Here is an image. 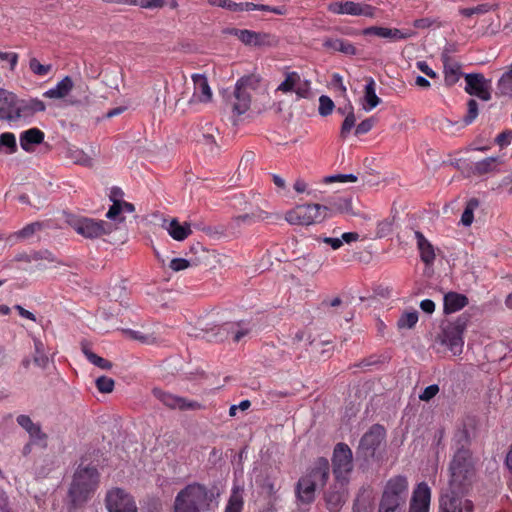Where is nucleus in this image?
Listing matches in <instances>:
<instances>
[{"label": "nucleus", "instance_id": "f257e3e1", "mask_svg": "<svg viewBox=\"0 0 512 512\" xmlns=\"http://www.w3.org/2000/svg\"><path fill=\"white\" fill-rule=\"evenodd\" d=\"M474 429L472 419H468L463 424V428L458 430L455 437L461 448L457 450L454 455L452 464L450 466V474L452 482L462 485L466 480L470 479L475 472L474 461L469 449L465 445L470 442V434Z\"/></svg>", "mask_w": 512, "mask_h": 512}, {"label": "nucleus", "instance_id": "f03ea898", "mask_svg": "<svg viewBox=\"0 0 512 512\" xmlns=\"http://www.w3.org/2000/svg\"><path fill=\"white\" fill-rule=\"evenodd\" d=\"M213 497L204 485L189 484L176 495L174 512H205L210 509Z\"/></svg>", "mask_w": 512, "mask_h": 512}, {"label": "nucleus", "instance_id": "7ed1b4c3", "mask_svg": "<svg viewBox=\"0 0 512 512\" xmlns=\"http://www.w3.org/2000/svg\"><path fill=\"white\" fill-rule=\"evenodd\" d=\"M99 484V473L96 468H78L69 489V497L73 508L83 507L93 496Z\"/></svg>", "mask_w": 512, "mask_h": 512}, {"label": "nucleus", "instance_id": "20e7f679", "mask_svg": "<svg viewBox=\"0 0 512 512\" xmlns=\"http://www.w3.org/2000/svg\"><path fill=\"white\" fill-rule=\"evenodd\" d=\"M259 86L260 77L255 74L243 76L236 82L229 100L235 115L240 116L250 109L252 94L258 90Z\"/></svg>", "mask_w": 512, "mask_h": 512}, {"label": "nucleus", "instance_id": "39448f33", "mask_svg": "<svg viewBox=\"0 0 512 512\" xmlns=\"http://www.w3.org/2000/svg\"><path fill=\"white\" fill-rule=\"evenodd\" d=\"M195 328L209 340L223 341L234 330V323L223 321L219 314L211 313L196 321Z\"/></svg>", "mask_w": 512, "mask_h": 512}, {"label": "nucleus", "instance_id": "423d86ee", "mask_svg": "<svg viewBox=\"0 0 512 512\" xmlns=\"http://www.w3.org/2000/svg\"><path fill=\"white\" fill-rule=\"evenodd\" d=\"M321 204L298 205L286 213L285 219L292 225H313L325 220Z\"/></svg>", "mask_w": 512, "mask_h": 512}, {"label": "nucleus", "instance_id": "0eeeda50", "mask_svg": "<svg viewBox=\"0 0 512 512\" xmlns=\"http://www.w3.org/2000/svg\"><path fill=\"white\" fill-rule=\"evenodd\" d=\"M332 465L335 480L348 482V476L353 470V454L347 444H336L333 450Z\"/></svg>", "mask_w": 512, "mask_h": 512}, {"label": "nucleus", "instance_id": "6e6552de", "mask_svg": "<svg viewBox=\"0 0 512 512\" xmlns=\"http://www.w3.org/2000/svg\"><path fill=\"white\" fill-rule=\"evenodd\" d=\"M72 228L85 238H97L112 233L116 227L104 220L79 218L71 221Z\"/></svg>", "mask_w": 512, "mask_h": 512}, {"label": "nucleus", "instance_id": "1a4fd4ad", "mask_svg": "<svg viewBox=\"0 0 512 512\" xmlns=\"http://www.w3.org/2000/svg\"><path fill=\"white\" fill-rule=\"evenodd\" d=\"M105 506L108 512H137L133 497L122 488H112L107 491Z\"/></svg>", "mask_w": 512, "mask_h": 512}, {"label": "nucleus", "instance_id": "9d476101", "mask_svg": "<svg viewBox=\"0 0 512 512\" xmlns=\"http://www.w3.org/2000/svg\"><path fill=\"white\" fill-rule=\"evenodd\" d=\"M408 495V482L403 476L388 481L381 501L393 507H403Z\"/></svg>", "mask_w": 512, "mask_h": 512}, {"label": "nucleus", "instance_id": "9b49d317", "mask_svg": "<svg viewBox=\"0 0 512 512\" xmlns=\"http://www.w3.org/2000/svg\"><path fill=\"white\" fill-rule=\"evenodd\" d=\"M386 432L383 426L379 424L373 425L361 438L358 454L368 459L374 457L376 450L384 441Z\"/></svg>", "mask_w": 512, "mask_h": 512}, {"label": "nucleus", "instance_id": "f8f14e48", "mask_svg": "<svg viewBox=\"0 0 512 512\" xmlns=\"http://www.w3.org/2000/svg\"><path fill=\"white\" fill-rule=\"evenodd\" d=\"M328 10L338 15L365 16L369 18L375 16V8L373 6L353 1L331 2L328 5Z\"/></svg>", "mask_w": 512, "mask_h": 512}, {"label": "nucleus", "instance_id": "ddd939ff", "mask_svg": "<svg viewBox=\"0 0 512 512\" xmlns=\"http://www.w3.org/2000/svg\"><path fill=\"white\" fill-rule=\"evenodd\" d=\"M12 108L15 121L21 118H30L38 112L46 110L45 103L38 98L18 99L14 94Z\"/></svg>", "mask_w": 512, "mask_h": 512}, {"label": "nucleus", "instance_id": "4468645a", "mask_svg": "<svg viewBox=\"0 0 512 512\" xmlns=\"http://www.w3.org/2000/svg\"><path fill=\"white\" fill-rule=\"evenodd\" d=\"M152 393L158 400H160L170 409L200 410L203 408V405L197 401H190L186 398L165 392L159 388H154Z\"/></svg>", "mask_w": 512, "mask_h": 512}, {"label": "nucleus", "instance_id": "2eb2a0df", "mask_svg": "<svg viewBox=\"0 0 512 512\" xmlns=\"http://www.w3.org/2000/svg\"><path fill=\"white\" fill-rule=\"evenodd\" d=\"M193 81V94L187 100L189 106H194L199 103H209L212 100V90L209 86L208 79L203 74L192 75Z\"/></svg>", "mask_w": 512, "mask_h": 512}, {"label": "nucleus", "instance_id": "dca6fc26", "mask_svg": "<svg viewBox=\"0 0 512 512\" xmlns=\"http://www.w3.org/2000/svg\"><path fill=\"white\" fill-rule=\"evenodd\" d=\"M277 91L295 92L298 98H308L310 95V81L301 79L297 72L286 74L285 80L278 86Z\"/></svg>", "mask_w": 512, "mask_h": 512}, {"label": "nucleus", "instance_id": "f3484780", "mask_svg": "<svg viewBox=\"0 0 512 512\" xmlns=\"http://www.w3.org/2000/svg\"><path fill=\"white\" fill-rule=\"evenodd\" d=\"M469 317L465 314L458 317L450 327V354L458 356L464 347L463 333L467 327Z\"/></svg>", "mask_w": 512, "mask_h": 512}, {"label": "nucleus", "instance_id": "a211bd4d", "mask_svg": "<svg viewBox=\"0 0 512 512\" xmlns=\"http://www.w3.org/2000/svg\"><path fill=\"white\" fill-rule=\"evenodd\" d=\"M346 484L347 482L335 480V483L325 493L324 500L330 512H339L341 510L347 496Z\"/></svg>", "mask_w": 512, "mask_h": 512}, {"label": "nucleus", "instance_id": "6ab92c4d", "mask_svg": "<svg viewBox=\"0 0 512 512\" xmlns=\"http://www.w3.org/2000/svg\"><path fill=\"white\" fill-rule=\"evenodd\" d=\"M16 422L28 433L31 443H36L42 448L47 447L48 435L42 431L39 423H34L28 415L24 414L17 416Z\"/></svg>", "mask_w": 512, "mask_h": 512}, {"label": "nucleus", "instance_id": "aec40b11", "mask_svg": "<svg viewBox=\"0 0 512 512\" xmlns=\"http://www.w3.org/2000/svg\"><path fill=\"white\" fill-rule=\"evenodd\" d=\"M322 208H325L322 213L325 215V219L337 213L361 216L359 212L353 209L351 198L338 197L329 199L326 201V204L322 205Z\"/></svg>", "mask_w": 512, "mask_h": 512}, {"label": "nucleus", "instance_id": "412c9836", "mask_svg": "<svg viewBox=\"0 0 512 512\" xmlns=\"http://www.w3.org/2000/svg\"><path fill=\"white\" fill-rule=\"evenodd\" d=\"M465 91L470 95H475L484 101L491 98L486 80L481 74H467L465 76Z\"/></svg>", "mask_w": 512, "mask_h": 512}, {"label": "nucleus", "instance_id": "4be33fe9", "mask_svg": "<svg viewBox=\"0 0 512 512\" xmlns=\"http://www.w3.org/2000/svg\"><path fill=\"white\" fill-rule=\"evenodd\" d=\"M317 482L311 477H301L296 485V495L300 502L310 504L315 499V489Z\"/></svg>", "mask_w": 512, "mask_h": 512}, {"label": "nucleus", "instance_id": "5701e85b", "mask_svg": "<svg viewBox=\"0 0 512 512\" xmlns=\"http://www.w3.org/2000/svg\"><path fill=\"white\" fill-rule=\"evenodd\" d=\"M364 35H376L378 37L382 38H388L391 40H402L410 38L413 33L412 32H403L400 29L397 28H386V27H378V26H372L365 28L363 30Z\"/></svg>", "mask_w": 512, "mask_h": 512}, {"label": "nucleus", "instance_id": "b1692460", "mask_svg": "<svg viewBox=\"0 0 512 512\" xmlns=\"http://www.w3.org/2000/svg\"><path fill=\"white\" fill-rule=\"evenodd\" d=\"M330 473V465L326 458L320 457L316 460L314 467L311 471L306 475L307 477H311L317 482L318 485H325Z\"/></svg>", "mask_w": 512, "mask_h": 512}, {"label": "nucleus", "instance_id": "393cba45", "mask_svg": "<svg viewBox=\"0 0 512 512\" xmlns=\"http://www.w3.org/2000/svg\"><path fill=\"white\" fill-rule=\"evenodd\" d=\"M73 87L74 83L72 78L65 76L54 88L45 91L43 96L49 99H63L70 94Z\"/></svg>", "mask_w": 512, "mask_h": 512}, {"label": "nucleus", "instance_id": "a878e982", "mask_svg": "<svg viewBox=\"0 0 512 512\" xmlns=\"http://www.w3.org/2000/svg\"><path fill=\"white\" fill-rule=\"evenodd\" d=\"M44 133L38 128H30L20 135L21 148L26 152L32 151V145L41 144L44 140Z\"/></svg>", "mask_w": 512, "mask_h": 512}, {"label": "nucleus", "instance_id": "bb28decb", "mask_svg": "<svg viewBox=\"0 0 512 512\" xmlns=\"http://www.w3.org/2000/svg\"><path fill=\"white\" fill-rule=\"evenodd\" d=\"M337 112L346 115L340 130V137L344 139L351 132L356 123L353 105L348 102L345 106L338 107Z\"/></svg>", "mask_w": 512, "mask_h": 512}, {"label": "nucleus", "instance_id": "cd10ccee", "mask_svg": "<svg viewBox=\"0 0 512 512\" xmlns=\"http://www.w3.org/2000/svg\"><path fill=\"white\" fill-rule=\"evenodd\" d=\"M415 238L417 240L421 260L427 265L431 264L435 259L433 246L419 231H415Z\"/></svg>", "mask_w": 512, "mask_h": 512}, {"label": "nucleus", "instance_id": "c85d7f7f", "mask_svg": "<svg viewBox=\"0 0 512 512\" xmlns=\"http://www.w3.org/2000/svg\"><path fill=\"white\" fill-rule=\"evenodd\" d=\"M168 234L176 241L185 240L191 233L190 224L184 223L181 225L177 219H172L165 227Z\"/></svg>", "mask_w": 512, "mask_h": 512}, {"label": "nucleus", "instance_id": "c756f323", "mask_svg": "<svg viewBox=\"0 0 512 512\" xmlns=\"http://www.w3.org/2000/svg\"><path fill=\"white\" fill-rule=\"evenodd\" d=\"M502 161L499 157H488L474 164L473 172L477 175L499 171Z\"/></svg>", "mask_w": 512, "mask_h": 512}, {"label": "nucleus", "instance_id": "7c9ffc66", "mask_svg": "<svg viewBox=\"0 0 512 512\" xmlns=\"http://www.w3.org/2000/svg\"><path fill=\"white\" fill-rule=\"evenodd\" d=\"M323 46L332 51H338L345 55H355L356 48L348 41L337 39V38H328L323 42Z\"/></svg>", "mask_w": 512, "mask_h": 512}, {"label": "nucleus", "instance_id": "2f4dec72", "mask_svg": "<svg viewBox=\"0 0 512 512\" xmlns=\"http://www.w3.org/2000/svg\"><path fill=\"white\" fill-rule=\"evenodd\" d=\"M363 99H364L365 103L367 104V105H364L363 108L367 111L375 108L381 102V99L376 95L375 81L373 78L367 79V84L365 85Z\"/></svg>", "mask_w": 512, "mask_h": 512}, {"label": "nucleus", "instance_id": "473e14b6", "mask_svg": "<svg viewBox=\"0 0 512 512\" xmlns=\"http://www.w3.org/2000/svg\"><path fill=\"white\" fill-rule=\"evenodd\" d=\"M82 352L89 362L103 370H110L113 367V363L111 361L104 359L92 352L87 344H82Z\"/></svg>", "mask_w": 512, "mask_h": 512}, {"label": "nucleus", "instance_id": "72a5a7b5", "mask_svg": "<svg viewBox=\"0 0 512 512\" xmlns=\"http://www.w3.org/2000/svg\"><path fill=\"white\" fill-rule=\"evenodd\" d=\"M211 6L222 7L230 11H249V8H253V3H236L231 0H208Z\"/></svg>", "mask_w": 512, "mask_h": 512}, {"label": "nucleus", "instance_id": "f704fd0d", "mask_svg": "<svg viewBox=\"0 0 512 512\" xmlns=\"http://www.w3.org/2000/svg\"><path fill=\"white\" fill-rule=\"evenodd\" d=\"M17 151L16 137L11 132L0 135V153L13 154Z\"/></svg>", "mask_w": 512, "mask_h": 512}, {"label": "nucleus", "instance_id": "c9c22d12", "mask_svg": "<svg viewBox=\"0 0 512 512\" xmlns=\"http://www.w3.org/2000/svg\"><path fill=\"white\" fill-rule=\"evenodd\" d=\"M479 201L476 198L470 199L465 206V209L461 215L460 224L465 227L472 225L474 221V211L478 208Z\"/></svg>", "mask_w": 512, "mask_h": 512}, {"label": "nucleus", "instance_id": "e433bc0d", "mask_svg": "<svg viewBox=\"0 0 512 512\" xmlns=\"http://www.w3.org/2000/svg\"><path fill=\"white\" fill-rule=\"evenodd\" d=\"M34 348H35V354L33 357L34 363L37 366L45 369L48 366L49 359L45 353L44 343L40 339L34 338Z\"/></svg>", "mask_w": 512, "mask_h": 512}, {"label": "nucleus", "instance_id": "4c0bfd02", "mask_svg": "<svg viewBox=\"0 0 512 512\" xmlns=\"http://www.w3.org/2000/svg\"><path fill=\"white\" fill-rule=\"evenodd\" d=\"M429 501L430 489L426 483H420L414 491L411 503H416L417 505H424L425 507H428Z\"/></svg>", "mask_w": 512, "mask_h": 512}, {"label": "nucleus", "instance_id": "58836bf2", "mask_svg": "<svg viewBox=\"0 0 512 512\" xmlns=\"http://www.w3.org/2000/svg\"><path fill=\"white\" fill-rule=\"evenodd\" d=\"M473 504L470 500L462 497L450 498V512H472Z\"/></svg>", "mask_w": 512, "mask_h": 512}, {"label": "nucleus", "instance_id": "ea45409f", "mask_svg": "<svg viewBox=\"0 0 512 512\" xmlns=\"http://www.w3.org/2000/svg\"><path fill=\"white\" fill-rule=\"evenodd\" d=\"M498 89L503 95H512V64L499 79Z\"/></svg>", "mask_w": 512, "mask_h": 512}, {"label": "nucleus", "instance_id": "a19ab883", "mask_svg": "<svg viewBox=\"0 0 512 512\" xmlns=\"http://www.w3.org/2000/svg\"><path fill=\"white\" fill-rule=\"evenodd\" d=\"M468 305V298L456 292H450V313L456 312Z\"/></svg>", "mask_w": 512, "mask_h": 512}, {"label": "nucleus", "instance_id": "79ce46f5", "mask_svg": "<svg viewBox=\"0 0 512 512\" xmlns=\"http://www.w3.org/2000/svg\"><path fill=\"white\" fill-rule=\"evenodd\" d=\"M243 507V498L239 491L234 490L229 498L225 512H241Z\"/></svg>", "mask_w": 512, "mask_h": 512}, {"label": "nucleus", "instance_id": "37998d69", "mask_svg": "<svg viewBox=\"0 0 512 512\" xmlns=\"http://www.w3.org/2000/svg\"><path fill=\"white\" fill-rule=\"evenodd\" d=\"M29 68L37 76H45L52 70L51 64H41L37 58L33 57L29 61Z\"/></svg>", "mask_w": 512, "mask_h": 512}, {"label": "nucleus", "instance_id": "c03bdc74", "mask_svg": "<svg viewBox=\"0 0 512 512\" xmlns=\"http://www.w3.org/2000/svg\"><path fill=\"white\" fill-rule=\"evenodd\" d=\"M31 258L32 261H47L49 263L62 264L49 250L32 251Z\"/></svg>", "mask_w": 512, "mask_h": 512}, {"label": "nucleus", "instance_id": "a18cd8bd", "mask_svg": "<svg viewBox=\"0 0 512 512\" xmlns=\"http://www.w3.org/2000/svg\"><path fill=\"white\" fill-rule=\"evenodd\" d=\"M96 387L101 393H111L114 390L115 382L107 376H100L95 381Z\"/></svg>", "mask_w": 512, "mask_h": 512}, {"label": "nucleus", "instance_id": "49530a36", "mask_svg": "<svg viewBox=\"0 0 512 512\" xmlns=\"http://www.w3.org/2000/svg\"><path fill=\"white\" fill-rule=\"evenodd\" d=\"M417 321H418V313L416 311L408 312V313L403 314L399 318L397 325L399 328L411 329L412 327L415 326Z\"/></svg>", "mask_w": 512, "mask_h": 512}, {"label": "nucleus", "instance_id": "de8ad7c7", "mask_svg": "<svg viewBox=\"0 0 512 512\" xmlns=\"http://www.w3.org/2000/svg\"><path fill=\"white\" fill-rule=\"evenodd\" d=\"M335 105L332 99L326 95H322L319 97V108L318 112L321 116L326 117L330 115L334 109Z\"/></svg>", "mask_w": 512, "mask_h": 512}, {"label": "nucleus", "instance_id": "09e8293b", "mask_svg": "<svg viewBox=\"0 0 512 512\" xmlns=\"http://www.w3.org/2000/svg\"><path fill=\"white\" fill-rule=\"evenodd\" d=\"M112 201H113V204L112 206L109 208L107 214H106V217L110 220H115V221H118V222H123L124 221V217H121V214H122V210H121V206H120V200H116V199H113L111 197Z\"/></svg>", "mask_w": 512, "mask_h": 512}, {"label": "nucleus", "instance_id": "8fccbe9b", "mask_svg": "<svg viewBox=\"0 0 512 512\" xmlns=\"http://www.w3.org/2000/svg\"><path fill=\"white\" fill-rule=\"evenodd\" d=\"M357 179V176L354 174H336L324 177L323 182L325 184H330L334 182H356Z\"/></svg>", "mask_w": 512, "mask_h": 512}, {"label": "nucleus", "instance_id": "3c124183", "mask_svg": "<svg viewBox=\"0 0 512 512\" xmlns=\"http://www.w3.org/2000/svg\"><path fill=\"white\" fill-rule=\"evenodd\" d=\"M42 224L40 222H34L31 224L26 225L24 228L19 230L16 233V236L21 239H26L31 237L34 233L41 230Z\"/></svg>", "mask_w": 512, "mask_h": 512}, {"label": "nucleus", "instance_id": "603ef678", "mask_svg": "<svg viewBox=\"0 0 512 512\" xmlns=\"http://www.w3.org/2000/svg\"><path fill=\"white\" fill-rule=\"evenodd\" d=\"M490 9H491V5L480 4L476 7L460 9L459 12L461 15H463L465 17H471L472 15H475V14H484V13L488 12Z\"/></svg>", "mask_w": 512, "mask_h": 512}, {"label": "nucleus", "instance_id": "864d4df0", "mask_svg": "<svg viewBox=\"0 0 512 512\" xmlns=\"http://www.w3.org/2000/svg\"><path fill=\"white\" fill-rule=\"evenodd\" d=\"M365 491V489H362L361 493L357 496L354 503V512H372L368 501L363 498Z\"/></svg>", "mask_w": 512, "mask_h": 512}, {"label": "nucleus", "instance_id": "5fc2aeb1", "mask_svg": "<svg viewBox=\"0 0 512 512\" xmlns=\"http://www.w3.org/2000/svg\"><path fill=\"white\" fill-rule=\"evenodd\" d=\"M254 46L273 45L275 37L268 33L254 32Z\"/></svg>", "mask_w": 512, "mask_h": 512}, {"label": "nucleus", "instance_id": "6e6d98bb", "mask_svg": "<svg viewBox=\"0 0 512 512\" xmlns=\"http://www.w3.org/2000/svg\"><path fill=\"white\" fill-rule=\"evenodd\" d=\"M126 333L130 338L138 340L142 343L152 344L155 342V338L150 334H143L142 332L135 330H127Z\"/></svg>", "mask_w": 512, "mask_h": 512}, {"label": "nucleus", "instance_id": "4d7b16f0", "mask_svg": "<svg viewBox=\"0 0 512 512\" xmlns=\"http://www.w3.org/2000/svg\"><path fill=\"white\" fill-rule=\"evenodd\" d=\"M468 112L464 117L465 124H470L478 115V104L474 99L468 101Z\"/></svg>", "mask_w": 512, "mask_h": 512}, {"label": "nucleus", "instance_id": "13d9d810", "mask_svg": "<svg viewBox=\"0 0 512 512\" xmlns=\"http://www.w3.org/2000/svg\"><path fill=\"white\" fill-rule=\"evenodd\" d=\"M375 119L373 117L367 118L360 122L355 128V135H362L368 133L374 126Z\"/></svg>", "mask_w": 512, "mask_h": 512}, {"label": "nucleus", "instance_id": "bf43d9fd", "mask_svg": "<svg viewBox=\"0 0 512 512\" xmlns=\"http://www.w3.org/2000/svg\"><path fill=\"white\" fill-rule=\"evenodd\" d=\"M136 5L146 9H159L166 5V0H136Z\"/></svg>", "mask_w": 512, "mask_h": 512}, {"label": "nucleus", "instance_id": "052dcab7", "mask_svg": "<svg viewBox=\"0 0 512 512\" xmlns=\"http://www.w3.org/2000/svg\"><path fill=\"white\" fill-rule=\"evenodd\" d=\"M235 35L238 39L246 45H254V31L250 30H235Z\"/></svg>", "mask_w": 512, "mask_h": 512}, {"label": "nucleus", "instance_id": "680f3d73", "mask_svg": "<svg viewBox=\"0 0 512 512\" xmlns=\"http://www.w3.org/2000/svg\"><path fill=\"white\" fill-rule=\"evenodd\" d=\"M169 267L174 272H179L190 267V262L184 258H174L170 261Z\"/></svg>", "mask_w": 512, "mask_h": 512}, {"label": "nucleus", "instance_id": "e2e57ef3", "mask_svg": "<svg viewBox=\"0 0 512 512\" xmlns=\"http://www.w3.org/2000/svg\"><path fill=\"white\" fill-rule=\"evenodd\" d=\"M439 392V387L436 384L430 385L424 389L419 395V399L422 401H430Z\"/></svg>", "mask_w": 512, "mask_h": 512}, {"label": "nucleus", "instance_id": "0e129e2a", "mask_svg": "<svg viewBox=\"0 0 512 512\" xmlns=\"http://www.w3.org/2000/svg\"><path fill=\"white\" fill-rule=\"evenodd\" d=\"M12 104H1L0 120L15 121Z\"/></svg>", "mask_w": 512, "mask_h": 512}, {"label": "nucleus", "instance_id": "69168bd1", "mask_svg": "<svg viewBox=\"0 0 512 512\" xmlns=\"http://www.w3.org/2000/svg\"><path fill=\"white\" fill-rule=\"evenodd\" d=\"M511 140H512V131L511 130L503 131L496 137V143L501 147L508 146L511 143Z\"/></svg>", "mask_w": 512, "mask_h": 512}, {"label": "nucleus", "instance_id": "338daca9", "mask_svg": "<svg viewBox=\"0 0 512 512\" xmlns=\"http://www.w3.org/2000/svg\"><path fill=\"white\" fill-rule=\"evenodd\" d=\"M317 240L331 246V248L333 250H338L339 248L342 247V240L339 238H334V237L321 238V237H319V238H317Z\"/></svg>", "mask_w": 512, "mask_h": 512}, {"label": "nucleus", "instance_id": "774afa93", "mask_svg": "<svg viewBox=\"0 0 512 512\" xmlns=\"http://www.w3.org/2000/svg\"><path fill=\"white\" fill-rule=\"evenodd\" d=\"M417 68L427 75L431 79L437 78V74L434 70H432L429 65L425 61H418L416 63Z\"/></svg>", "mask_w": 512, "mask_h": 512}]
</instances>
